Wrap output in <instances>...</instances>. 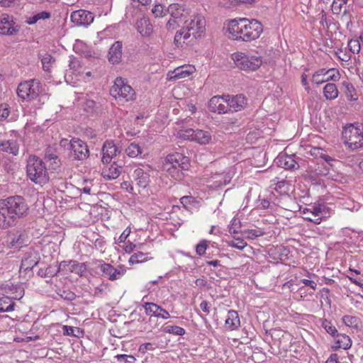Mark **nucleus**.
<instances>
[{
    "mask_svg": "<svg viewBox=\"0 0 363 363\" xmlns=\"http://www.w3.org/2000/svg\"><path fill=\"white\" fill-rule=\"evenodd\" d=\"M228 31L233 40L250 42L258 38L262 33V25L255 19H233L228 23Z\"/></svg>",
    "mask_w": 363,
    "mask_h": 363,
    "instance_id": "1",
    "label": "nucleus"
},
{
    "mask_svg": "<svg viewBox=\"0 0 363 363\" xmlns=\"http://www.w3.org/2000/svg\"><path fill=\"white\" fill-rule=\"evenodd\" d=\"M26 172L30 179L35 184H44L49 181L45 163L41 159L35 155L28 157Z\"/></svg>",
    "mask_w": 363,
    "mask_h": 363,
    "instance_id": "2",
    "label": "nucleus"
},
{
    "mask_svg": "<svg viewBox=\"0 0 363 363\" xmlns=\"http://www.w3.org/2000/svg\"><path fill=\"white\" fill-rule=\"evenodd\" d=\"M344 143L354 150L363 147V123L347 124L342 130Z\"/></svg>",
    "mask_w": 363,
    "mask_h": 363,
    "instance_id": "3",
    "label": "nucleus"
},
{
    "mask_svg": "<svg viewBox=\"0 0 363 363\" xmlns=\"http://www.w3.org/2000/svg\"><path fill=\"white\" fill-rule=\"evenodd\" d=\"M110 94L116 99L127 102L135 99V91L128 84L125 79L117 77L114 84L110 89Z\"/></svg>",
    "mask_w": 363,
    "mask_h": 363,
    "instance_id": "4",
    "label": "nucleus"
},
{
    "mask_svg": "<svg viewBox=\"0 0 363 363\" xmlns=\"http://www.w3.org/2000/svg\"><path fill=\"white\" fill-rule=\"evenodd\" d=\"M0 202H2L5 208H6L11 215L14 216V218L16 221L18 218L26 215L28 210L26 200L21 196H9L6 199H0Z\"/></svg>",
    "mask_w": 363,
    "mask_h": 363,
    "instance_id": "5",
    "label": "nucleus"
},
{
    "mask_svg": "<svg viewBox=\"0 0 363 363\" xmlns=\"http://www.w3.org/2000/svg\"><path fill=\"white\" fill-rule=\"evenodd\" d=\"M232 59L239 69L245 71H255L262 64L261 57L240 52L233 54Z\"/></svg>",
    "mask_w": 363,
    "mask_h": 363,
    "instance_id": "6",
    "label": "nucleus"
},
{
    "mask_svg": "<svg viewBox=\"0 0 363 363\" xmlns=\"http://www.w3.org/2000/svg\"><path fill=\"white\" fill-rule=\"evenodd\" d=\"M18 96L23 100L33 101L40 93V82L37 79H30L21 82L17 88Z\"/></svg>",
    "mask_w": 363,
    "mask_h": 363,
    "instance_id": "7",
    "label": "nucleus"
},
{
    "mask_svg": "<svg viewBox=\"0 0 363 363\" xmlns=\"http://www.w3.org/2000/svg\"><path fill=\"white\" fill-rule=\"evenodd\" d=\"M180 135L184 139L195 141L201 145L208 144L211 140V135L208 131L199 129L187 128L182 130Z\"/></svg>",
    "mask_w": 363,
    "mask_h": 363,
    "instance_id": "8",
    "label": "nucleus"
},
{
    "mask_svg": "<svg viewBox=\"0 0 363 363\" xmlns=\"http://www.w3.org/2000/svg\"><path fill=\"white\" fill-rule=\"evenodd\" d=\"M340 79V73L338 69L332 68L329 69H320L312 77L311 82L316 84H320L326 82H337Z\"/></svg>",
    "mask_w": 363,
    "mask_h": 363,
    "instance_id": "9",
    "label": "nucleus"
},
{
    "mask_svg": "<svg viewBox=\"0 0 363 363\" xmlns=\"http://www.w3.org/2000/svg\"><path fill=\"white\" fill-rule=\"evenodd\" d=\"M27 242L28 235L23 230L11 231L6 237V245L9 248L19 249Z\"/></svg>",
    "mask_w": 363,
    "mask_h": 363,
    "instance_id": "10",
    "label": "nucleus"
},
{
    "mask_svg": "<svg viewBox=\"0 0 363 363\" xmlns=\"http://www.w3.org/2000/svg\"><path fill=\"white\" fill-rule=\"evenodd\" d=\"M72 157L76 160L83 161L89 156V150L87 144L79 138H72L71 144Z\"/></svg>",
    "mask_w": 363,
    "mask_h": 363,
    "instance_id": "11",
    "label": "nucleus"
},
{
    "mask_svg": "<svg viewBox=\"0 0 363 363\" xmlns=\"http://www.w3.org/2000/svg\"><path fill=\"white\" fill-rule=\"evenodd\" d=\"M196 27H184L179 31H177L175 34L174 43L177 47H182V44H193L194 40L197 38H193L192 33L197 31Z\"/></svg>",
    "mask_w": 363,
    "mask_h": 363,
    "instance_id": "12",
    "label": "nucleus"
},
{
    "mask_svg": "<svg viewBox=\"0 0 363 363\" xmlns=\"http://www.w3.org/2000/svg\"><path fill=\"white\" fill-rule=\"evenodd\" d=\"M103 275L111 281L120 279L126 272L123 265H119L118 268H115L113 265L108 263H101L99 265Z\"/></svg>",
    "mask_w": 363,
    "mask_h": 363,
    "instance_id": "13",
    "label": "nucleus"
},
{
    "mask_svg": "<svg viewBox=\"0 0 363 363\" xmlns=\"http://www.w3.org/2000/svg\"><path fill=\"white\" fill-rule=\"evenodd\" d=\"M13 16L3 13L0 16V33L1 35H12L19 30L18 26H14Z\"/></svg>",
    "mask_w": 363,
    "mask_h": 363,
    "instance_id": "14",
    "label": "nucleus"
},
{
    "mask_svg": "<svg viewBox=\"0 0 363 363\" xmlns=\"http://www.w3.org/2000/svg\"><path fill=\"white\" fill-rule=\"evenodd\" d=\"M164 164H169V166L178 167L182 169H189L190 167L189 158L179 152L169 154Z\"/></svg>",
    "mask_w": 363,
    "mask_h": 363,
    "instance_id": "15",
    "label": "nucleus"
},
{
    "mask_svg": "<svg viewBox=\"0 0 363 363\" xmlns=\"http://www.w3.org/2000/svg\"><path fill=\"white\" fill-rule=\"evenodd\" d=\"M229 107V111L238 112L242 110L247 104V99L243 94H237L231 96L227 94L225 96Z\"/></svg>",
    "mask_w": 363,
    "mask_h": 363,
    "instance_id": "16",
    "label": "nucleus"
},
{
    "mask_svg": "<svg viewBox=\"0 0 363 363\" xmlns=\"http://www.w3.org/2000/svg\"><path fill=\"white\" fill-rule=\"evenodd\" d=\"M225 96H214L208 101V109L213 113L219 114L225 113L229 111V107Z\"/></svg>",
    "mask_w": 363,
    "mask_h": 363,
    "instance_id": "17",
    "label": "nucleus"
},
{
    "mask_svg": "<svg viewBox=\"0 0 363 363\" xmlns=\"http://www.w3.org/2000/svg\"><path fill=\"white\" fill-rule=\"evenodd\" d=\"M71 21L78 26H88L94 18L93 13L86 10H78L71 13Z\"/></svg>",
    "mask_w": 363,
    "mask_h": 363,
    "instance_id": "18",
    "label": "nucleus"
},
{
    "mask_svg": "<svg viewBox=\"0 0 363 363\" xmlns=\"http://www.w3.org/2000/svg\"><path fill=\"white\" fill-rule=\"evenodd\" d=\"M295 155H287L286 153H280L275 159L277 166L287 170L298 169L299 165L295 160Z\"/></svg>",
    "mask_w": 363,
    "mask_h": 363,
    "instance_id": "19",
    "label": "nucleus"
},
{
    "mask_svg": "<svg viewBox=\"0 0 363 363\" xmlns=\"http://www.w3.org/2000/svg\"><path fill=\"white\" fill-rule=\"evenodd\" d=\"M101 150L103 153L101 162L104 164H109L114 157L121 153V150L114 143L109 140H106L104 143Z\"/></svg>",
    "mask_w": 363,
    "mask_h": 363,
    "instance_id": "20",
    "label": "nucleus"
},
{
    "mask_svg": "<svg viewBox=\"0 0 363 363\" xmlns=\"http://www.w3.org/2000/svg\"><path fill=\"white\" fill-rule=\"evenodd\" d=\"M40 260V257L35 250H29L24 253L21 264V269L25 271L32 270L36 266Z\"/></svg>",
    "mask_w": 363,
    "mask_h": 363,
    "instance_id": "21",
    "label": "nucleus"
},
{
    "mask_svg": "<svg viewBox=\"0 0 363 363\" xmlns=\"http://www.w3.org/2000/svg\"><path fill=\"white\" fill-rule=\"evenodd\" d=\"M185 27H196V30L192 33L193 38H199L201 37L203 33L205 32V20L200 16H194V18L191 19L189 22L186 21L185 22Z\"/></svg>",
    "mask_w": 363,
    "mask_h": 363,
    "instance_id": "22",
    "label": "nucleus"
},
{
    "mask_svg": "<svg viewBox=\"0 0 363 363\" xmlns=\"http://www.w3.org/2000/svg\"><path fill=\"white\" fill-rule=\"evenodd\" d=\"M16 222L14 216L11 215V213L5 208L2 202H0V228H7L10 226L15 225Z\"/></svg>",
    "mask_w": 363,
    "mask_h": 363,
    "instance_id": "23",
    "label": "nucleus"
},
{
    "mask_svg": "<svg viewBox=\"0 0 363 363\" xmlns=\"http://www.w3.org/2000/svg\"><path fill=\"white\" fill-rule=\"evenodd\" d=\"M123 44L121 41H116L110 48L108 58V61L112 64H118L121 61L122 58Z\"/></svg>",
    "mask_w": 363,
    "mask_h": 363,
    "instance_id": "24",
    "label": "nucleus"
},
{
    "mask_svg": "<svg viewBox=\"0 0 363 363\" xmlns=\"http://www.w3.org/2000/svg\"><path fill=\"white\" fill-rule=\"evenodd\" d=\"M145 310L147 315L152 314L155 317H161L164 319L170 317L168 311L154 303H146Z\"/></svg>",
    "mask_w": 363,
    "mask_h": 363,
    "instance_id": "25",
    "label": "nucleus"
},
{
    "mask_svg": "<svg viewBox=\"0 0 363 363\" xmlns=\"http://www.w3.org/2000/svg\"><path fill=\"white\" fill-rule=\"evenodd\" d=\"M135 28L143 37L150 36L153 31L152 25L147 17H143L138 20L135 23Z\"/></svg>",
    "mask_w": 363,
    "mask_h": 363,
    "instance_id": "26",
    "label": "nucleus"
},
{
    "mask_svg": "<svg viewBox=\"0 0 363 363\" xmlns=\"http://www.w3.org/2000/svg\"><path fill=\"white\" fill-rule=\"evenodd\" d=\"M335 340V344L331 347L333 351L342 348L344 350L349 349L352 345V341L349 336L345 334L337 333L334 337Z\"/></svg>",
    "mask_w": 363,
    "mask_h": 363,
    "instance_id": "27",
    "label": "nucleus"
},
{
    "mask_svg": "<svg viewBox=\"0 0 363 363\" xmlns=\"http://www.w3.org/2000/svg\"><path fill=\"white\" fill-rule=\"evenodd\" d=\"M225 325L230 330H235L240 325V320L237 311L233 310L228 311Z\"/></svg>",
    "mask_w": 363,
    "mask_h": 363,
    "instance_id": "28",
    "label": "nucleus"
},
{
    "mask_svg": "<svg viewBox=\"0 0 363 363\" xmlns=\"http://www.w3.org/2000/svg\"><path fill=\"white\" fill-rule=\"evenodd\" d=\"M18 144L16 140L1 141L0 151L17 155L18 154Z\"/></svg>",
    "mask_w": 363,
    "mask_h": 363,
    "instance_id": "29",
    "label": "nucleus"
},
{
    "mask_svg": "<svg viewBox=\"0 0 363 363\" xmlns=\"http://www.w3.org/2000/svg\"><path fill=\"white\" fill-rule=\"evenodd\" d=\"M121 171L112 163L111 165L106 167L103 169L101 175L108 180L115 179L119 177Z\"/></svg>",
    "mask_w": 363,
    "mask_h": 363,
    "instance_id": "30",
    "label": "nucleus"
},
{
    "mask_svg": "<svg viewBox=\"0 0 363 363\" xmlns=\"http://www.w3.org/2000/svg\"><path fill=\"white\" fill-rule=\"evenodd\" d=\"M163 169L167 171L169 174L176 180H182L184 177V172L188 169H182V168L169 166V164H163Z\"/></svg>",
    "mask_w": 363,
    "mask_h": 363,
    "instance_id": "31",
    "label": "nucleus"
},
{
    "mask_svg": "<svg viewBox=\"0 0 363 363\" xmlns=\"http://www.w3.org/2000/svg\"><path fill=\"white\" fill-rule=\"evenodd\" d=\"M194 67H180L175 69L170 77V79H179L185 77H188L193 72Z\"/></svg>",
    "mask_w": 363,
    "mask_h": 363,
    "instance_id": "32",
    "label": "nucleus"
},
{
    "mask_svg": "<svg viewBox=\"0 0 363 363\" xmlns=\"http://www.w3.org/2000/svg\"><path fill=\"white\" fill-rule=\"evenodd\" d=\"M338 89L334 83H328L323 88V94L327 100H334L338 96Z\"/></svg>",
    "mask_w": 363,
    "mask_h": 363,
    "instance_id": "33",
    "label": "nucleus"
},
{
    "mask_svg": "<svg viewBox=\"0 0 363 363\" xmlns=\"http://www.w3.org/2000/svg\"><path fill=\"white\" fill-rule=\"evenodd\" d=\"M64 265H67V261H63L60 262L57 269H54L52 267H48L45 269H40L38 272V276L41 277H48L51 278L56 276L59 272L60 271L61 267Z\"/></svg>",
    "mask_w": 363,
    "mask_h": 363,
    "instance_id": "34",
    "label": "nucleus"
},
{
    "mask_svg": "<svg viewBox=\"0 0 363 363\" xmlns=\"http://www.w3.org/2000/svg\"><path fill=\"white\" fill-rule=\"evenodd\" d=\"M67 263H69L71 264V267H70L71 272H75L79 277H83L84 273L87 270L86 264L84 262L79 263L77 261L70 260L69 262H67Z\"/></svg>",
    "mask_w": 363,
    "mask_h": 363,
    "instance_id": "35",
    "label": "nucleus"
},
{
    "mask_svg": "<svg viewBox=\"0 0 363 363\" xmlns=\"http://www.w3.org/2000/svg\"><path fill=\"white\" fill-rule=\"evenodd\" d=\"M41 60L43 68L45 72H50L52 65L55 62V57L50 54L45 52L44 54H40L39 57Z\"/></svg>",
    "mask_w": 363,
    "mask_h": 363,
    "instance_id": "36",
    "label": "nucleus"
},
{
    "mask_svg": "<svg viewBox=\"0 0 363 363\" xmlns=\"http://www.w3.org/2000/svg\"><path fill=\"white\" fill-rule=\"evenodd\" d=\"M184 11L183 6L179 4H172L166 9V13L174 18H179L182 16Z\"/></svg>",
    "mask_w": 363,
    "mask_h": 363,
    "instance_id": "37",
    "label": "nucleus"
},
{
    "mask_svg": "<svg viewBox=\"0 0 363 363\" xmlns=\"http://www.w3.org/2000/svg\"><path fill=\"white\" fill-rule=\"evenodd\" d=\"M15 303L9 296L0 298V312H9L14 309Z\"/></svg>",
    "mask_w": 363,
    "mask_h": 363,
    "instance_id": "38",
    "label": "nucleus"
},
{
    "mask_svg": "<svg viewBox=\"0 0 363 363\" xmlns=\"http://www.w3.org/2000/svg\"><path fill=\"white\" fill-rule=\"evenodd\" d=\"M125 152L130 157H137L141 155L142 148L138 144L132 143L126 147Z\"/></svg>",
    "mask_w": 363,
    "mask_h": 363,
    "instance_id": "39",
    "label": "nucleus"
},
{
    "mask_svg": "<svg viewBox=\"0 0 363 363\" xmlns=\"http://www.w3.org/2000/svg\"><path fill=\"white\" fill-rule=\"evenodd\" d=\"M148 259L147 254H145L142 252H137L130 256L128 262L132 265L147 262Z\"/></svg>",
    "mask_w": 363,
    "mask_h": 363,
    "instance_id": "40",
    "label": "nucleus"
},
{
    "mask_svg": "<svg viewBox=\"0 0 363 363\" xmlns=\"http://www.w3.org/2000/svg\"><path fill=\"white\" fill-rule=\"evenodd\" d=\"M342 84L345 89V95L347 99L351 101H356L357 98L354 97V95L355 94V89L353 84L347 81H344Z\"/></svg>",
    "mask_w": 363,
    "mask_h": 363,
    "instance_id": "41",
    "label": "nucleus"
},
{
    "mask_svg": "<svg viewBox=\"0 0 363 363\" xmlns=\"http://www.w3.org/2000/svg\"><path fill=\"white\" fill-rule=\"evenodd\" d=\"M162 331L177 335H183L185 333L183 328L177 325H165L162 328Z\"/></svg>",
    "mask_w": 363,
    "mask_h": 363,
    "instance_id": "42",
    "label": "nucleus"
},
{
    "mask_svg": "<svg viewBox=\"0 0 363 363\" xmlns=\"http://www.w3.org/2000/svg\"><path fill=\"white\" fill-rule=\"evenodd\" d=\"M241 233L245 235L247 239L253 240L257 237L262 236L264 233L261 229H248L241 231Z\"/></svg>",
    "mask_w": 363,
    "mask_h": 363,
    "instance_id": "43",
    "label": "nucleus"
},
{
    "mask_svg": "<svg viewBox=\"0 0 363 363\" xmlns=\"http://www.w3.org/2000/svg\"><path fill=\"white\" fill-rule=\"evenodd\" d=\"M228 245L239 250H242L247 245V242L240 238H234V240L228 242Z\"/></svg>",
    "mask_w": 363,
    "mask_h": 363,
    "instance_id": "44",
    "label": "nucleus"
},
{
    "mask_svg": "<svg viewBox=\"0 0 363 363\" xmlns=\"http://www.w3.org/2000/svg\"><path fill=\"white\" fill-rule=\"evenodd\" d=\"M241 228V222L238 218H234L229 228V233L230 234L241 233L240 230Z\"/></svg>",
    "mask_w": 363,
    "mask_h": 363,
    "instance_id": "45",
    "label": "nucleus"
},
{
    "mask_svg": "<svg viewBox=\"0 0 363 363\" xmlns=\"http://www.w3.org/2000/svg\"><path fill=\"white\" fill-rule=\"evenodd\" d=\"M322 326L325 328L327 333L331 335L333 337H335L337 333H338L336 328L334 325H333V324L330 321H328L327 320L323 321Z\"/></svg>",
    "mask_w": 363,
    "mask_h": 363,
    "instance_id": "46",
    "label": "nucleus"
},
{
    "mask_svg": "<svg viewBox=\"0 0 363 363\" xmlns=\"http://www.w3.org/2000/svg\"><path fill=\"white\" fill-rule=\"evenodd\" d=\"M57 294L63 299L67 301H73L76 298V294L69 290L60 289Z\"/></svg>",
    "mask_w": 363,
    "mask_h": 363,
    "instance_id": "47",
    "label": "nucleus"
},
{
    "mask_svg": "<svg viewBox=\"0 0 363 363\" xmlns=\"http://www.w3.org/2000/svg\"><path fill=\"white\" fill-rule=\"evenodd\" d=\"M344 323L350 327H357L358 318L352 315H344L342 317Z\"/></svg>",
    "mask_w": 363,
    "mask_h": 363,
    "instance_id": "48",
    "label": "nucleus"
},
{
    "mask_svg": "<svg viewBox=\"0 0 363 363\" xmlns=\"http://www.w3.org/2000/svg\"><path fill=\"white\" fill-rule=\"evenodd\" d=\"M115 357L119 363H135L136 361L133 355L117 354Z\"/></svg>",
    "mask_w": 363,
    "mask_h": 363,
    "instance_id": "49",
    "label": "nucleus"
},
{
    "mask_svg": "<svg viewBox=\"0 0 363 363\" xmlns=\"http://www.w3.org/2000/svg\"><path fill=\"white\" fill-rule=\"evenodd\" d=\"M348 48L349 50L354 54L359 53L361 49L360 43L357 39H351L348 42Z\"/></svg>",
    "mask_w": 363,
    "mask_h": 363,
    "instance_id": "50",
    "label": "nucleus"
},
{
    "mask_svg": "<svg viewBox=\"0 0 363 363\" xmlns=\"http://www.w3.org/2000/svg\"><path fill=\"white\" fill-rule=\"evenodd\" d=\"M69 69L73 70V72H79V69L82 67V65L77 57H72L69 61Z\"/></svg>",
    "mask_w": 363,
    "mask_h": 363,
    "instance_id": "51",
    "label": "nucleus"
},
{
    "mask_svg": "<svg viewBox=\"0 0 363 363\" xmlns=\"http://www.w3.org/2000/svg\"><path fill=\"white\" fill-rule=\"evenodd\" d=\"M152 11L156 17H162L166 13L165 7L162 4H156Z\"/></svg>",
    "mask_w": 363,
    "mask_h": 363,
    "instance_id": "52",
    "label": "nucleus"
},
{
    "mask_svg": "<svg viewBox=\"0 0 363 363\" xmlns=\"http://www.w3.org/2000/svg\"><path fill=\"white\" fill-rule=\"evenodd\" d=\"M344 5L340 0H333L332 4V11L333 14L339 15L340 14L342 9V6Z\"/></svg>",
    "mask_w": 363,
    "mask_h": 363,
    "instance_id": "53",
    "label": "nucleus"
},
{
    "mask_svg": "<svg viewBox=\"0 0 363 363\" xmlns=\"http://www.w3.org/2000/svg\"><path fill=\"white\" fill-rule=\"evenodd\" d=\"M137 177H140V182L143 184V186H146L147 179H148V174L145 173L140 168H138L134 172Z\"/></svg>",
    "mask_w": 363,
    "mask_h": 363,
    "instance_id": "54",
    "label": "nucleus"
},
{
    "mask_svg": "<svg viewBox=\"0 0 363 363\" xmlns=\"http://www.w3.org/2000/svg\"><path fill=\"white\" fill-rule=\"evenodd\" d=\"M207 241L203 240L202 241H201L197 245H196V253L197 255H203L205 254L206 252V250L207 249Z\"/></svg>",
    "mask_w": 363,
    "mask_h": 363,
    "instance_id": "55",
    "label": "nucleus"
},
{
    "mask_svg": "<svg viewBox=\"0 0 363 363\" xmlns=\"http://www.w3.org/2000/svg\"><path fill=\"white\" fill-rule=\"evenodd\" d=\"M181 203L187 208L188 205L195 203V199L191 196H184L180 199Z\"/></svg>",
    "mask_w": 363,
    "mask_h": 363,
    "instance_id": "56",
    "label": "nucleus"
},
{
    "mask_svg": "<svg viewBox=\"0 0 363 363\" xmlns=\"http://www.w3.org/2000/svg\"><path fill=\"white\" fill-rule=\"evenodd\" d=\"M177 18L172 17L168 20L166 24V28L168 30H173L179 26V23H177Z\"/></svg>",
    "mask_w": 363,
    "mask_h": 363,
    "instance_id": "57",
    "label": "nucleus"
},
{
    "mask_svg": "<svg viewBox=\"0 0 363 363\" xmlns=\"http://www.w3.org/2000/svg\"><path fill=\"white\" fill-rule=\"evenodd\" d=\"M10 111L7 107L0 104V120L5 119L9 116Z\"/></svg>",
    "mask_w": 363,
    "mask_h": 363,
    "instance_id": "58",
    "label": "nucleus"
},
{
    "mask_svg": "<svg viewBox=\"0 0 363 363\" xmlns=\"http://www.w3.org/2000/svg\"><path fill=\"white\" fill-rule=\"evenodd\" d=\"M155 347H153V344L151 342H146L142 344L139 347V351L145 353L147 350H153Z\"/></svg>",
    "mask_w": 363,
    "mask_h": 363,
    "instance_id": "59",
    "label": "nucleus"
},
{
    "mask_svg": "<svg viewBox=\"0 0 363 363\" xmlns=\"http://www.w3.org/2000/svg\"><path fill=\"white\" fill-rule=\"evenodd\" d=\"M62 329H63V334L64 335H72V336H77V335H75L74 333V332L75 330V328L74 327L68 326V325H64Z\"/></svg>",
    "mask_w": 363,
    "mask_h": 363,
    "instance_id": "60",
    "label": "nucleus"
},
{
    "mask_svg": "<svg viewBox=\"0 0 363 363\" xmlns=\"http://www.w3.org/2000/svg\"><path fill=\"white\" fill-rule=\"evenodd\" d=\"M55 156H57L56 154L53 153L52 152V150L51 147H48L46 150H45V158L48 160V161H52V159H54Z\"/></svg>",
    "mask_w": 363,
    "mask_h": 363,
    "instance_id": "61",
    "label": "nucleus"
},
{
    "mask_svg": "<svg viewBox=\"0 0 363 363\" xmlns=\"http://www.w3.org/2000/svg\"><path fill=\"white\" fill-rule=\"evenodd\" d=\"M50 162L52 168L55 170H56L61 165V161L59 159L58 156H55L54 159H52V161Z\"/></svg>",
    "mask_w": 363,
    "mask_h": 363,
    "instance_id": "62",
    "label": "nucleus"
},
{
    "mask_svg": "<svg viewBox=\"0 0 363 363\" xmlns=\"http://www.w3.org/2000/svg\"><path fill=\"white\" fill-rule=\"evenodd\" d=\"M130 233V229L126 228L119 236L118 242H125V240L128 237Z\"/></svg>",
    "mask_w": 363,
    "mask_h": 363,
    "instance_id": "63",
    "label": "nucleus"
},
{
    "mask_svg": "<svg viewBox=\"0 0 363 363\" xmlns=\"http://www.w3.org/2000/svg\"><path fill=\"white\" fill-rule=\"evenodd\" d=\"M325 363H341L339 361V357L337 354L333 353L330 354V357L328 359Z\"/></svg>",
    "mask_w": 363,
    "mask_h": 363,
    "instance_id": "64",
    "label": "nucleus"
}]
</instances>
